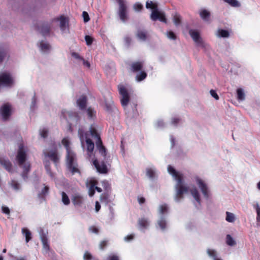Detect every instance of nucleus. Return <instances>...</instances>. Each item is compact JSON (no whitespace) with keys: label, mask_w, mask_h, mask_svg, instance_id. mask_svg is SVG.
<instances>
[{"label":"nucleus","mask_w":260,"mask_h":260,"mask_svg":"<svg viewBox=\"0 0 260 260\" xmlns=\"http://www.w3.org/2000/svg\"><path fill=\"white\" fill-rule=\"evenodd\" d=\"M168 171L177 181V183L175 185L176 192L175 200L176 201L179 202L183 198V194L188 192V187L185 186L183 183V175L182 174L177 171L170 165L168 167Z\"/></svg>","instance_id":"f257e3e1"},{"label":"nucleus","mask_w":260,"mask_h":260,"mask_svg":"<svg viewBox=\"0 0 260 260\" xmlns=\"http://www.w3.org/2000/svg\"><path fill=\"white\" fill-rule=\"evenodd\" d=\"M61 143L67 150L66 161L68 170L72 175L78 173L81 175V172L78 168L76 154L70 147V141L68 139L63 138Z\"/></svg>","instance_id":"f03ea898"},{"label":"nucleus","mask_w":260,"mask_h":260,"mask_svg":"<svg viewBox=\"0 0 260 260\" xmlns=\"http://www.w3.org/2000/svg\"><path fill=\"white\" fill-rule=\"evenodd\" d=\"M16 159L18 166L23 169L21 176L25 180L28 178V174L30 169V165L28 162L25 163L26 160V153L22 145H21L19 147Z\"/></svg>","instance_id":"7ed1b4c3"},{"label":"nucleus","mask_w":260,"mask_h":260,"mask_svg":"<svg viewBox=\"0 0 260 260\" xmlns=\"http://www.w3.org/2000/svg\"><path fill=\"white\" fill-rule=\"evenodd\" d=\"M89 132L91 136L96 139L95 144L99 153L101 154V156H103L105 158L106 155V149L103 145L102 139L96 129L92 125L90 127Z\"/></svg>","instance_id":"20e7f679"},{"label":"nucleus","mask_w":260,"mask_h":260,"mask_svg":"<svg viewBox=\"0 0 260 260\" xmlns=\"http://www.w3.org/2000/svg\"><path fill=\"white\" fill-rule=\"evenodd\" d=\"M118 4V14L120 19L123 22L128 19V11L126 3L124 0H116Z\"/></svg>","instance_id":"39448f33"},{"label":"nucleus","mask_w":260,"mask_h":260,"mask_svg":"<svg viewBox=\"0 0 260 260\" xmlns=\"http://www.w3.org/2000/svg\"><path fill=\"white\" fill-rule=\"evenodd\" d=\"M52 147L53 149L52 150H45L43 151V154L46 157H48L54 164H57L59 161V157L55 143H53Z\"/></svg>","instance_id":"423d86ee"},{"label":"nucleus","mask_w":260,"mask_h":260,"mask_svg":"<svg viewBox=\"0 0 260 260\" xmlns=\"http://www.w3.org/2000/svg\"><path fill=\"white\" fill-rule=\"evenodd\" d=\"M119 94L121 95V105L125 107L127 106L129 102V95L127 90L122 85H119L118 87Z\"/></svg>","instance_id":"0eeeda50"},{"label":"nucleus","mask_w":260,"mask_h":260,"mask_svg":"<svg viewBox=\"0 0 260 260\" xmlns=\"http://www.w3.org/2000/svg\"><path fill=\"white\" fill-rule=\"evenodd\" d=\"M13 83V79L10 74L3 73L0 74V86L11 87Z\"/></svg>","instance_id":"6e6552de"},{"label":"nucleus","mask_w":260,"mask_h":260,"mask_svg":"<svg viewBox=\"0 0 260 260\" xmlns=\"http://www.w3.org/2000/svg\"><path fill=\"white\" fill-rule=\"evenodd\" d=\"M12 106L8 103H5L0 108V114L3 120H8L12 115Z\"/></svg>","instance_id":"1a4fd4ad"},{"label":"nucleus","mask_w":260,"mask_h":260,"mask_svg":"<svg viewBox=\"0 0 260 260\" xmlns=\"http://www.w3.org/2000/svg\"><path fill=\"white\" fill-rule=\"evenodd\" d=\"M103 157V160L100 164L97 159H95L93 161V164L96 169L98 172L102 174H106L108 172V168L105 162L107 160V155L105 158Z\"/></svg>","instance_id":"9d476101"},{"label":"nucleus","mask_w":260,"mask_h":260,"mask_svg":"<svg viewBox=\"0 0 260 260\" xmlns=\"http://www.w3.org/2000/svg\"><path fill=\"white\" fill-rule=\"evenodd\" d=\"M150 17L151 20L153 21H155L158 20L160 21L165 23H167V20L166 18L165 14L162 12L158 11V9L154 10L152 11Z\"/></svg>","instance_id":"9b49d317"},{"label":"nucleus","mask_w":260,"mask_h":260,"mask_svg":"<svg viewBox=\"0 0 260 260\" xmlns=\"http://www.w3.org/2000/svg\"><path fill=\"white\" fill-rule=\"evenodd\" d=\"M50 24L48 23H40L36 26V29L39 31L43 36L48 35L50 30Z\"/></svg>","instance_id":"f8f14e48"},{"label":"nucleus","mask_w":260,"mask_h":260,"mask_svg":"<svg viewBox=\"0 0 260 260\" xmlns=\"http://www.w3.org/2000/svg\"><path fill=\"white\" fill-rule=\"evenodd\" d=\"M196 180L197 183L201 189L204 197L206 199H208L209 197V194L207 184L204 182L203 180L199 177H197Z\"/></svg>","instance_id":"ddd939ff"},{"label":"nucleus","mask_w":260,"mask_h":260,"mask_svg":"<svg viewBox=\"0 0 260 260\" xmlns=\"http://www.w3.org/2000/svg\"><path fill=\"white\" fill-rule=\"evenodd\" d=\"M144 67V61H137L132 62L129 64V70L131 72L136 73L143 70Z\"/></svg>","instance_id":"4468645a"},{"label":"nucleus","mask_w":260,"mask_h":260,"mask_svg":"<svg viewBox=\"0 0 260 260\" xmlns=\"http://www.w3.org/2000/svg\"><path fill=\"white\" fill-rule=\"evenodd\" d=\"M98 184L96 180H91L87 184L88 187V194L90 197H92L95 193V186Z\"/></svg>","instance_id":"2eb2a0df"},{"label":"nucleus","mask_w":260,"mask_h":260,"mask_svg":"<svg viewBox=\"0 0 260 260\" xmlns=\"http://www.w3.org/2000/svg\"><path fill=\"white\" fill-rule=\"evenodd\" d=\"M0 164L9 172H12V165L8 159L0 157Z\"/></svg>","instance_id":"dca6fc26"},{"label":"nucleus","mask_w":260,"mask_h":260,"mask_svg":"<svg viewBox=\"0 0 260 260\" xmlns=\"http://www.w3.org/2000/svg\"><path fill=\"white\" fill-rule=\"evenodd\" d=\"M85 141L87 145V154L89 156H91L94 150V144L92 141L88 137L86 138Z\"/></svg>","instance_id":"f3484780"},{"label":"nucleus","mask_w":260,"mask_h":260,"mask_svg":"<svg viewBox=\"0 0 260 260\" xmlns=\"http://www.w3.org/2000/svg\"><path fill=\"white\" fill-rule=\"evenodd\" d=\"M72 203L75 206H81L84 201L83 197L79 194H75L72 198Z\"/></svg>","instance_id":"a211bd4d"},{"label":"nucleus","mask_w":260,"mask_h":260,"mask_svg":"<svg viewBox=\"0 0 260 260\" xmlns=\"http://www.w3.org/2000/svg\"><path fill=\"white\" fill-rule=\"evenodd\" d=\"M189 34L196 43L201 44L202 43V39L199 32L194 30L190 29L189 31Z\"/></svg>","instance_id":"6ab92c4d"},{"label":"nucleus","mask_w":260,"mask_h":260,"mask_svg":"<svg viewBox=\"0 0 260 260\" xmlns=\"http://www.w3.org/2000/svg\"><path fill=\"white\" fill-rule=\"evenodd\" d=\"M77 104L81 110H84L86 107V97L84 95H82L77 100Z\"/></svg>","instance_id":"aec40b11"},{"label":"nucleus","mask_w":260,"mask_h":260,"mask_svg":"<svg viewBox=\"0 0 260 260\" xmlns=\"http://www.w3.org/2000/svg\"><path fill=\"white\" fill-rule=\"evenodd\" d=\"M8 52L7 48L0 46V63H2L5 58L8 56Z\"/></svg>","instance_id":"412c9836"},{"label":"nucleus","mask_w":260,"mask_h":260,"mask_svg":"<svg viewBox=\"0 0 260 260\" xmlns=\"http://www.w3.org/2000/svg\"><path fill=\"white\" fill-rule=\"evenodd\" d=\"M22 233L25 237V241L28 243L31 239V233L30 231L27 228H22Z\"/></svg>","instance_id":"4be33fe9"},{"label":"nucleus","mask_w":260,"mask_h":260,"mask_svg":"<svg viewBox=\"0 0 260 260\" xmlns=\"http://www.w3.org/2000/svg\"><path fill=\"white\" fill-rule=\"evenodd\" d=\"M147 76L146 72L144 70H142L137 74L136 76V80L138 82H141L144 80Z\"/></svg>","instance_id":"5701e85b"},{"label":"nucleus","mask_w":260,"mask_h":260,"mask_svg":"<svg viewBox=\"0 0 260 260\" xmlns=\"http://www.w3.org/2000/svg\"><path fill=\"white\" fill-rule=\"evenodd\" d=\"M190 191L191 194L194 198V199L197 201V202L199 204H201V199H200V197L199 191L197 190V189L196 187H194L193 188H192Z\"/></svg>","instance_id":"b1692460"},{"label":"nucleus","mask_w":260,"mask_h":260,"mask_svg":"<svg viewBox=\"0 0 260 260\" xmlns=\"http://www.w3.org/2000/svg\"><path fill=\"white\" fill-rule=\"evenodd\" d=\"M138 224L141 229H145L148 227L149 222L146 218H142L139 219Z\"/></svg>","instance_id":"393cba45"},{"label":"nucleus","mask_w":260,"mask_h":260,"mask_svg":"<svg viewBox=\"0 0 260 260\" xmlns=\"http://www.w3.org/2000/svg\"><path fill=\"white\" fill-rule=\"evenodd\" d=\"M200 15L204 21H208L210 13L206 10H203L200 12Z\"/></svg>","instance_id":"a878e982"},{"label":"nucleus","mask_w":260,"mask_h":260,"mask_svg":"<svg viewBox=\"0 0 260 260\" xmlns=\"http://www.w3.org/2000/svg\"><path fill=\"white\" fill-rule=\"evenodd\" d=\"M100 201L108 204L110 202L109 194L108 193H103L100 196Z\"/></svg>","instance_id":"bb28decb"},{"label":"nucleus","mask_w":260,"mask_h":260,"mask_svg":"<svg viewBox=\"0 0 260 260\" xmlns=\"http://www.w3.org/2000/svg\"><path fill=\"white\" fill-rule=\"evenodd\" d=\"M78 133V135L80 138V141L82 142V143H83L84 142V137H85V138L86 137H87V133H85L84 131L83 130V129L82 128H79Z\"/></svg>","instance_id":"cd10ccee"},{"label":"nucleus","mask_w":260,"mask_h":260,"mask_svg":"<svg viewBox=\"0 0 260 260\" xmlns=\"http://www.w3.org/2000/svg\"><path fill=\"white\" fill-rule=\"evenodd\" d=\"M173 20L176 26L180 25L181 22L180 15L177 13H175L173 16Z\"/></svg>","instance_id":"c85d7f7f"},{"label":"nucleus","mask_w":260,"mask_h":260,"mask_svg":"<svg viewBox=\"0 0 260 260\" xmlns=\"http://www.w3.org/2000/svg\"><path fill=\"white\" fill-rule=\"evenodd\" d=\"M146 7L147 9H152V11L158 9L157 4L153 3L152 1H147L146 4Z\"/></svg>","instance_id":"c756f323"},{"label":"nucleus","mask_w":260,"mask_h":260,"mask_svg":"<svg viewBox=\"0 0 260 260\" xmlns=\"http://www.w3.org/2000/svg\"><path fill=\"white\" fill-rule=\"evenodd\" d=\"M61 200L62 203L65 205H68L70 203V199L68 196V195L64 192V191H62L61 192Z\"/></svg>","instance_id":"7c9ffc66"},{"label":"nucleus","mask_w":260,"mask_h":260,"mask_svg":"<svg viewBox=\"0 0 260 260\" xmlns=\"http://www.w3.org/2000/svg\"><path fill=\"white\" fill-rule=\"evenodd\" d=\"M168 206L166 204L160 205L159 207V213L160 214H164L168 211Z\"/></svg>","instance_id":"2f4dec72"},{"label":"nucleus","mask_w":260,"mask_h":260,"mask_svg":"<svg viewBox=\"0 0 260 260\" xmlns=\"http://www.w3.org/2000/svg\"><path fill=\"white\" fill-rule=\"evenodd\" d=\"M137 36L139 39L143 41H145L147 39L146 32L141 30H138Z\"/></svg>","instance_id":"473e14b6"},{"label":"nucleus","mask_w":260,"mask_h":260,"mask_svg":"<svg viewBox=\"0 0 260 260\" xmlns=\"http://www.w3.org/2000/svg\"><path fill=\"white\" fill-rule=\"evenodd\" d=\"M207 253L209 256L213 258V260H215L216 259H221L217 257L216 251L215 250L208 249L207 250Z\"/></svg>","instance_id":"72a5a7b5"},{"label":"nucleus","mask_w":260,"mask_h":260,"mask_svg":"<svg viewBox=\"0 0 260 260\" xmlns=\"http://www.w3.org/2000/svg\"><path fill=\"white\" fill-rule=\"evenodd\" d=\"M40 48L42 51L45 52L48 51L50 48V46L49 44L45 43L44 41L40 42Z\"/></svg>","instance_id":"f704fd0d"},{"label":"nucleus","mask_w":260,"mask_h":260,"mask_svg":"<svg viewBox=\"0 0 260 260\" xmlns=\"http://www.w3.org/2000/svg\"><path fill=\"white\" fill-rule=\"evenodd\" d=\"M226 243L231 246L236 245V242L230 235H227L226 236Z\"/></svg>","instance_id":"c9c22d12"},{"label":"nucleus","mask_w":260,"mask_h":260,"mask_svg":"<svg viewBox=\"0 0 260 260\" xmlns=\"http://www.w3.org/2000/svg\"><path fill=\"white\" fill-rule=\"evenodd\" d=\"M218 35L222 38H228L230 36L229 32L224 29H219L218 30Z\"/></svg>","instance_id":"e433bc0d"},{"label":"nucleus","mask_w":260,"mask_h":260,"mask_svg":"<svg viewBox=\"0 0 260 260\" xmlns=\"http://www.w3.org/2000/svg\"><path fill=\"white\" fill-rule=\"evenodd\" d=\"M237 99L239 101H243L245 100V94L241 88H238L237 90Z\"/></svg>","instance_id":"4c0bfd02"},{"label":"nucleus","mask_w":260,"mask_h":260,"mask_svg":"<svg viewBox=\"0 0 260 260\" xmlns=\"http://www.w3.org/2000/svg\"><path fill=\"white\" fill-rule=\"evenodd\" d=\"M157 223L161 230H164L166 229L167 223L166 219L164 217H162L158 220Z\"/></svg>","instance_id":"58836bf2"},{"label":"nucleus","mask_w":260,"mask_h":260,"mask_svg":"<svg viewBox=\"0 0 260 260\" xmlns=\"http://www.w3.org/2000/svg\"><path fill=\"white\" fill-rule=\"evenodd\" d=\"M226 215L225 219L227 221L229 222H233L235 221V218L234 214L229 212H226Z\"/></svg>","instance_id":"ea45409f"},{"label":"nucleus","mask_w":260,"mask_h":260,"mask_svg":"<svg viewBox=\"0 0 260 260\" xmlns=\"http://www.w3.org/2000/svg\"><path fill=\"white\" fill-rule=\"evenodd\" d=\"M87 115L89 118H93L95 117V111L91 107H89L87 110Z\"/></svg>","instance_id":"a19ab883"},{"label":"nucleus","mask_w":260,"mask_h":260,"mask_svg":"<svg viewBox=\"0 0 260 260\" xmlns=\"http://www.w3.org/2000/svg\"><path fill=\"white\" fill-rule=\"evenodd\" d=\"M101 184L105 190L108 191L111 189V185L108 181L104 180L101 182Z\"/></svg>","instance_id":"79ce46f5"},{"label":"nucleus","mask_w":260,"mask_h":260,"mask_svg":"<svg viewBox=\"0 0 260 260\" xmlns=\"http://www.w3.org/2000/svg\"><path fill=\"white\" fill-rule=\"evenodd\" d=\"M224 2L228 3L231 6L234 7H239L240 4L237 0H223Z\"/></svg>","instance_id":"37998d69"},{"label":"nucleus","mask_w":260,"mask_h":260,"mask_svg":"<svg viewBox=\"0 0 260 260\" xmlns=\"http://www.w3.org/2000/svg\"><path fill=\"white\" fill-rule=\"evenodd\" d=\"M60 20V27L61 29L64 30L66 27V24L67 22L66 18L64 16H61L59 19Z\"/></svg>","instance_id":"c03bdc74"},{"label":"nucleus","mask_w":260,"mask_h":260,"mask_svg":"<svg viewBox=\"0 0 260 260\" xmlns=\"http://www.w3.org/2000/svg\"><path fill=\"white\" fill-rule=\"evenodd\" d=\"M254 207L256 210L257 216H256V221L257 222H260V206H259L258 203H256Z\"/></svg>","instance_id":"a18cd8bd"},{"label":"nucleus","mask_w":260,"mask_h":260,"mask_svg":"<svg viewBox=\"0 0 260 260\" xmlns=\"http://www.w3.org/2000/svg\"><path fill=\"white\" fill-rule=\"evenodd\" d=\"M42 243L43 245V248L46 250L48 251L49 250V245L48 242V240L46 238L44 237L42 238Z\"/></svg>","instance_id":"49530a36"},{"label":"nucleus","mask_w":260,"mask_h":260,"mask_svg":"<svg viewBox=\"0 0 260 260\" xmlns=\"http://www.w3.org/2000/svg\"><path fill=\"white\" fill-rule=\"evenodd\" d=\"M146 175L150 178H153L155 176V172L151 168H148L146 170Z\"/></svg>","instance_id":"de8ad7c7"},{"label":"nucleus","mask_w":260,"mask_h":260,"mask_svg":"<svg viewBox=\"0 0 260 260\" xmlns=\"http://www.w3.org/2000/svg\"><path fill=\"white\" fill-rule=\"evenodd\" d=\"M48 131L46 128H43L40 131V134L41 136L43 138H47L48 136Z\"/></svg>","instance_id":"09e8293b"},{"label":"nucleus","mask_w":260,"mask_h":260,"mask_svg":"<svg viewBox=\"0 0 260 260\" xmlns=\"http://www.w3.org/2000/svg\"><path fill=\"white\" fill-rule=\"evenodd\" d=\"M85 40L86 41V43L87 45H88V46L91 45L93 41V38L88 35L85 36Z\"/></svg>","instance_id":"8fccbe9b"},{"label":"nucleus","mask_w":260,"mask_h":260,"mask_svg":"<svg viewBox=\"0 0 260 260\" xmlns=\"http://www.w3.org/2000/svg\"><path fill=\"white\" fill-rule=\"evenodd\" d=\"M83 258L84 260H91L92 256L91 253L86 251L84 254Z\"/></svg>","instance_id":"3c124183"},{"label":"nucleus","mask_w":260,"mask_h":260,"mask_svg":"<svg viewBox=\"0 0 260 260\" xmlns=\"http://www.w3.org/2000/svg\"><path fill=\"white\" fill-rule=\"evenodd\" d=\"M89 231L90 232L98 234L99 232V229L95 226L92 225L89 228Z\"/></svg>","instance_id":"603ef678"},{"label":"nucleus","mask_w":260,"mask_h":260,"mask_svg":"<svg viewBox=\"0 0 260 260\" xmlns=\"http://www.w3.org/2000/svg\"><path fill=\"white\" fill-rule=\"evenodd\" d=\"M167 36L169 39L172 40H175L176 39V35L172 31L167 32Z\"/></svg>","instance_id":"864d4df0"},{"label":"nucleus","mask_w":260,"mask_h":260,"mask_svg":"<svg viewBox=\"0 0 260 260\" xmlns=\"http://www.w3.org/2000/svg\"><path fill=\"white\" fill-rule=\"evenodd\" d=\"M82 16L83 17L84 21L85 22H87L89 21L90 18L89 15L86 11H84L82 13Z\"/></svg>","instance_id":"5fc2aeb1"},{"label":"nucleus","mask_w":260,"mask_h":260,"mask_svg":"<svg viewBox=\"0 0 260 260\" xmlns=\"http://www.w3.org/2000/svg\"><path fill=\"white\" fill-rule=\"evenodd\" d=\"M108 241L106 240L102 241L99 245L100 248L103 250L107 245Z\"/></svg>","instance_id":"6e6d98bb"},{"label":"nucleus","mask_w":260,"mask_h":260,"mask_svg":"<svg viewBox=\"0 0 260 260\" xmlns=\"http://www.w3.org/2000/svg\"><path fill=\"white\" fill-rule=\"evenodd\" d=\"M134 8L136 11H140L143 9V6L140 3H136L134 5Z\"/></svg>","instance_id":"4d7b16f0"},{"label":"nucleus","mask_w":260,"mask_h":260,"mask_svg":"<svg viewBox=\"0 0 260 260\" xmlns=\"http://www.w3.org/2000/svg\"><path fill=\"white\" fill-rule=\"evenodd\" d=\"M49 188L47 186H45L44 188L42 190L40 195L42 196H45L49 191Z\"/></svg>","instance_id":"13d9d810"},{"label":"nucleus","mask_w":260,"mask_h":260,"mask_svg":"<svg viewBox=\"0 0 260 260\" xmlns=\"http://www.w3.org/2000/svg\"><path fill=\"white\" fill-rule=\"evenodd\" d=\"M210 92L211 95L214 98H215L216 100H218L219 99V96L214 90L211 89L210 90Z\"/></svg>","instance_id":"bf43d9fd"},{"label":"nucleus","mask_w":260,"mask_h":260,"mask_svg":"<svg viewBox=\"0 0 260 260\" xmlns=\"http://www.w3.org/2000/svg\"><path fill=\"white\" fill-rule=\"evenodd\" d=\"M12 186L16 190H18L19 188V184L15 181H12Z\"/></svg>","instance_id":"052dcab7"},{"label":"nucleus","mask_w":260,"mask_h":260,"mask_svg":"<svg viewBox=\"0 0 260 260\" xmlns=\"http://www.w3.org/2000/svg\"><path fill=\"white\" fill-rule=\"evenodd\" d=\"M2 212L7 215H9L10 213V210L8 207L6 206H2Z\"/></svg>","instance_id":"680f3d73"},{"label":"nucleus","mask_w":260,"mask_h":260,"mask_svg":"<svg viewBox=\"0 0 260 260\" xmlns=\"http://www.w3.org/2000/svg\"><path fill=\"white\" fill-rule=\"evenodd\" d=\"M72 56L76 59L83 60V58L81 57L78 53L73 52L72 53Z\"/></svg>","instance_id":"e2e57ef3"},{"label":"nucleus","mask_w":260,"mask_h":260,"mask_svg":"<svg viewBox=\"0 0 260 260\" xmlns=\"http://www.w3.org/2000/svg\"><path fill=\"white\" fill-rule=\"evenodd\" d=\"M134 235L133 234H131V235L126 236L124 238V239L126 241H130L132 240L133 239H134Z\"/></svg>","instance_id":"0e129e2a"},{"label":"nucleus","mask_w":260,"mask_h":260,"mask_svg":"<svg viewBox=\"0 0 260 260\" xmlns=\"http://www.w3.org/2000/svg\"><path fill=\"white\" fill-rule=\"evenodd\" d=\"M132 41L131 38L129 37L124 38V42L127 45H129Z\"/></svg>","instance_id":"69168bd1"},{"label":"nucleus","mask_w":260,"mask_h":260,"mask_svg":"<svg viewBox=\"0 0 260 260\" xmlns=\"http://www.w3.org/2000/svg\"><path fill=\"white\" fill-rule=\"evenodd\" d=\"M138 201L140 204H144L145 202V199L144 197H138Z\"/></svg>","instance_id":"338daca9"},{"label":"nucleus","mask_w":260,"mask_h":260,"mask_svg":"<svg viewBox=\"0 0 260 260\" xmlns=\"http://www.w3.org/2000/svg\"><path fill=\"white\" fill-rule=\"evenodd\" d=\"M108 260H119V258L117 255H112L108 257Z\"/></svg>","instance_id":"774afa93"}]
</instances>
